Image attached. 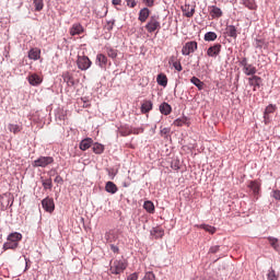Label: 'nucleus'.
Wrapping results in <instances>:
<instances>
[{"instance_id": "obj_1", "label": "nucleus", "mask_w": 280, "mask_h": 280, "mask_svg": "<svg viewBox=\"0 0 280 280\" xmlns=\"http://www.w3.org/2000/svg\"><path fill=\"white\" fill-rule=\"evenodd\" d=\"M23 240V234L13 232L8 235L7 242L3 244V250H16L19 248V242Z\"/></svg>"}, {"instance_id": "obj_2", "label": "nucleus", "mask_w": 280, "mask_h": 280, "mask_svg": "<svg viewBox=\"0 0 280 280\" xmlns=\"http://www.w3.org/2000/svg\"><path fill=\"white\" fill-rule=\"evenodd\" d=\"M145 30L149 34L156 31L159 32V30H161V18H159V15H152L145 25Z\"/></svg>"}, {"instance_id": "obj_3", "label": "nucleus", "mask_w": 280, "mask_h": 280, "mask_svg": "<svg viewBox=\"0 0 280 280\" xmlns=\"http://www.w3.org/2000/svg\"><path fill=\"white\" fill-rule=\"evenodd\" d=\"M128 268V262L126 260H115L110 266V272L112 275H121L124 270Z\"/></svg>"}, {"instance_id": "obj_4", "label": "nucleus", "mask_w": 280, "mask_h": 280, "mask_svg": "<svg viewBox=\"0 0 280 280\" xmlns=\"http://www.w3.org/2000/svg\"><path fill=\"white\" fill-rule=\"evenodd\" d=\"M77 65L78 69L81 71H86L91 69V65H93V62L88 56H78Z\"/></svg>"}, {"instance_id": "obj_5", "label": "nucleus", "mask_w": 280, "mask_h": 280, "mask_svg": "<svg viewBox=\"0 0 280 280\" xmlns=\"http://www.w3.org/2000/svg\"><path fill=\"white\" fill-rule=\"evenodd\" d=\"M51 163H54L51 156H40L33 162V167H47V165H51Z\"/></svg>"}, {"instance_id": "obj_6", "label": "nucleus", "mask_w": 280, "mask_h": 280, "mask_svg": "<svg viewBox=\"0 0 280 280\" xmlns=\"http://www.w3.org/2000/svg\"><path fill=\"white\" fill-rule=\"evenodd\" d=\"M198 49V42H188L186 43L182 48L183 56H189L190 54H194Z\"/></svg>"}, {"instance_id": "obj_7", "label": "nucleus", "mask_w": 280, "mask_h": 280, "mask_svg": "<svg viewBox=\"0 0 280 280\" xmlns=\"http://www.w3.org/2000/svg\"><path fill=\"white\" fill-rule=\"evenodd\" d=\"M42 206L45 211L48 213H54V210L56 209V205L54 203V199L46 197L42 200Z\"/></svg>"}, {"instance_id": "obj_8", "label": "nucleus", "mask_w": 280, "mask_h": 280, "mask_svg": "<svg viewBox=\"0 0 280 280\" xmlns=\"http://www.w3.org/2000/svg\"><path fill=\"white\" fill-rule=\"evenodd\" d=\"M220 51H222V44H214L208 48L207 56H209V58H218Z\"/></svg>"}, {"instance_id": "obj_9", "label": "nucleus", "mask_w": 280, "mask_h": 280, "mask_svg": "<svg viewBox=\"0 0 280 280\" xmlns=\"http://www.w3.org/2000/svg\"><path fill=\"white\" fill-rule=\"evenodd\" d=\"M70 36H80L81 34H84V26H82V24L80 23H74L71 27H70Z\"/></svg>"}, {"instance_id": "obj_10", "label": "nucleus", "mask_w": 280, "mask_h": 280, "mask_svg": "<svg viewBox=\"0 0 280 280\" xmlns=\"http://www.w3.org/2000/svg\"><path fill=\"white\" fill-rule=\"evenodd\" d=\"M182 12L184 16H186L187 19H191V16H194V14L196 13V7L190 4H184L182 5Z\"/></svg>"}, {"instance_id": "obj_11", "label": "nucleus", "mask_w": 280, "mask_h": 280, "mask_svg": "<svg viewBox=\"0 0 280 280\" xmlns=\"http://www.w3.org/2000/svg\"><path fill=\"white\" fill-rule=\"evenodd\" d=\"M248 84L249 86H254L253 91H257L261 86V77L252 75L248 78Z\"/></svg>"}, {"instance_id": "obj_12", "label": "nucleus", "mask_w": 280, "mask_h": 280, "mask_svg": "<svg viewBox=\"0 0 280 280\" xmlns=\"http://www.w3.org/2000/svg\"><path fill=\"white\" fill-rule=\"evenodd\" d=\"M208 10H209V14H210L211 19H220L224 14L222 12V9H220L215 5L209 7Z\"/></svg>"}, {"instance_id": "obj_13", "label": "nucleus", "mask_w": 280, "mask_h": 280, "mask_svg": "<svg viewBox=\"0 0 280 280\" xmlns=\"http://www.w3.org/2000/svg\"><path fill=\"white\" fill-rule=\"evenodd\" d=\"M275 110H277V105H268L265 109L264 113V119H265V124H270V115H272V113H275Z\"/></svg>"}, {"instance_id": "obj_14", "label": "nucleus", "mask_w": 280, "mask_h": 280, "mask_svg": "<svg viewBox=\"0 0 280 280\" xmlns=\"http://www.w3.org/2000/svg\"><path fill=\"white\" fill-rule=\"evenodd\" d=\"M96 65H98L101 69H106V66L108 65V57H106L104 54H97Z\"/></svg>"}, {"instance_id": "obj_15", "label": "nucleus", "mask_w": 280, "mask_h": 280, "mask_svg": "<svg viewBox=\"0 0 280 280\" xmlns=\"http://www.w3.org/2000/svg\"><path fill=\"white\" fill-rule=\"evenodd\" d=\"M27 80L31 86H38L39 84L43 83V79L36 73L30 74Z\"/></svg>"}, {"instance_id": "obj_16", "label": "nucleus", "mask_w": 280, "mask_h": 280, "mask_svg": "<svg viewBox=\"0 0 280 280\" xmlns=\"http://www.w3.org/2000/svg\"><path fill=\"white\" fill-rule=\"evenodd\" d=\"M149 18H150V9L148 8L141 9L139 12L138 21H140V23H145Z\"/></svg>"}, {"instance_id": "obj_17", "label": "nucleus", "mask_w": 280, "mask_h": 280, "mask_svg": "<svg viewBox=\"0 0 280 280\" xmlns=\"http://www.w3.org/2000/svg\"><path fill=\"white\" fill-rule=\"evenodd\" d=\"M151 235L155 240H161L163 237V235H165V230H163V228H161V226L153 228L151 230Z\"/></svg>"}, {"instance_id": "obj_18", "label": "nucleus", "mask_w": 280, "mask_h": 280, "mask_svg": "<svg viewBox=\"0 0 280 280\" xmlns=\"http://www.w3.org/2000/svg\"><path fill=\"white\" fill-rule=\"evenodd\" d=\"M225 34L230 36V38H237V27H235V25H228L225 27Z\"/></svg>"}, {"instance_id": "obj_19", "label": "nucleus", "mask_w": 280, "mask_h": 280, "mask_svg": "<svg viewBox=\"0 0 280 280\" xmlns=\"http://www.w3.org/2000/svg\"><path fill=\"white\" fill-rule=\"evenodd\" d=\"M243 73H245V75L253 77L255 75V73H257V67L253 66V63H248L243 68Z\"/></svg>"}, {"instance_id": "obj_20", "label": "nucleus", "mask_w": 280, "mask_h": 280, "mask_svg": "<svg viewBox=\"0 0 280 280\" xmlns=\"http://www.w3.org/2000/svg\"><path fill=\"white\" fill-rule=\"evenodd\" d=\"M248 187L253 191L254 196H257L259 195V190L261 189V184H259V182L257 180H254L249 183Z\"/></svg>"}, {"instance_id": "obj_21", "label": "nucleus", "mask_w": 280, "mask_h": 280, "mask_svg": "<svg viewBox=\"0 0 280 280\" xmlns=\"http://www.w3.org/2000/svg\"><path fill=\"white\" fill-rule=\"evenodd\" d=\"M30 60H40V49L39 48H32L28 51Z\"/></svg>"}, {"instance_id": "obj_22", "label": "nucleus", "mask_w": 280, "mask_h": 280, "mask_svg": "<svg viewBox=\"0 0 280 280\" xmlns=\"http://www.w3.org/2000/svg\"><path fill=\"white\" fill-rule=\"evenodd\" d=\"M152 101H144L141 105V114L145 115L148 113H150V110H152Z\"/></svg>"}, {"instance_id": "obj_23", "label": "nucleus", "mask_w": 280, "mask_h": 280, "mask_svg": "<svg viewBox=\"0 0 280 280\" xmlns=\"http://www.w3.org/2000/svg\"><path fill=\"white\" fill-rule=\"evenodd\" d=\"M119 189L117 188V185L113 182H107L105 185V191H107V194H117Z\"/></svg>"}, {"instance_id": "obj_24", "label": "nucleus", "mask_w": 280, "mask_h": 280, "mask_svg": "<svg viewBox=\"0 0 280 280\" xmlns=\"http://www.w3.org/2000/svg\"><path fill=\"white\" fill-rule=\"evenodd\" d=\"M91 145H93V139L86 138L81 141L80 150H82L84 152V151L89 150V148H91Z\"/></svg>"}, {"instance_id": "obj_25", "label": "nucleus", "mask_w": 280, "mask_h": 280, "mask_svg": "<svg viewBox=\"0 0 280 280\" xmlns=\"http://www.w3.org/2000/svg\"><path fill=\"white\" fill-rule=\"evenodd\" d=\"M62 78L63 82H66L68 86H73V84H75V81L73 80V75L71 73L63 72Z\"/></svg>"}, {"instance_id": "obj_26", "label": "nucleus", "mask_w": 280, "mask_h": 280, "mask_svg": "<svg viewBox=\"0 0 280 280\" xmlns=\"http://www.w3.org/2000/svg\"><path fill=\"white\" fill-rule=\"evenodd\" d=\"M168 62L170 65H173L176 71H183V65H180V61L176 60V57L172 56Z\"/></svg>"}, {"instance_id": "obj_27", "label": "nucleus", "mask_w": 280, "mask_h": 280, "mask_svg": "<svg viewBox=\"0 0 280 280\" xmlns=\"http://www.w3.org/2000/svg\"><path fill=\"white\" fill-rule=\"evenodd\" d=\"M156 82L160 86H167V75L165 73L158 74Z\"/></svg>"}, {"instance_id": "obj_28", "label": "nucleus", "mask_w": 280, "mask_h": 280, "mask_svg": "<svg viewBox=\"0 0 280 280\" xmlns=\"http://www.w3.org/2000/svg\"><path fill=\"white\" fill-rule=\"evenodd\" d=\"M160 113H162V115H170L172 113V106L166 102L162 103L160 105Z\"/></svg>"}, {"instance_id": "obj_29", "label": "nucleus", "mask_w": 280, "mask_h": 280, "mask_svg": "<svg viewBox=\"0 0 280 280\" xmlns=\"http://www.w3.org/2000/svg\"><path fill=\"white\" fill-rule=\"evenodd\" d=\"M42 185H43L45 191H47V189H49V191H51V189L54 188V182L51 180V178L43 179Z\"/></svg>"}, {"instance_id": "obj_30", "label": "nucleus", "mask_w": 280, "mask_h": 280, "mask_svg": "<svg viewBox=\"0 0 280 280\" xmlns=\"http://www.w3.org/2000/svg\"><path fill=\"white\" fill-rule=\"evenodd\" d=\"M203 39H205L207 43H211V42L218 39V34H217L215 32H208V33L205 34Z\"/></svg>"}, {"instance_id": "obj_31", "label": "nucleus", "mask_w": 280, "mask_h": 280, "mask_svg": "<svg viewBox=\"0 0 280 280\" xmlns=\"http://www.w3.org/2000/svg\"><path fill=\"white\" fill-rule=\"evenodd\" d=\"M243 5L248 10H257V3L255 0H243Z\"/></svg>"}, {"instance_id": "obj_32", "label": "nucleus", "mask_w": 280, "mask_h": 280, "mask_svg": "<svg viewBox=\"0 0 280 280\" xmlns=\"http://www.w3.org/2000/svg\"><path fill=\"white\" fill-rule=\"evenodd\" d=\"M190 82H191V84H195V86H197V89H199V91H202V89L205 88V83L196 77H192L190 79Z\"/></svg>"}, {"instance_id": "obj_33", "label": "nucleus", "mask_w": 280, "mask_h": 280, "mask_svg": "<svg viewBox=\"0 0 280 280\" xmlns=\"http://www.w3.org/2000/svg\"><path fill=\"white\" fill-rule=\"evenodd\" d=\"M8 129L13 132V135H19V132H21V130H23V127L19 126V125H14V124H9Z\"/></svg>"}, {"instance_id": "obj_34", "label": "nucleus", "mask_w": 280, "mask_h": 280, "mask_svg": "<svg viewBox=\"0 0 280 280\" xmlns=\"http://www.w3.org/2000/svg\"><path fill=\"white\" fill-rule=\"evenodd\" d=\"M200 229H203V231H207V233H210V235L215 234V226L209 225V224H201Z\"/></svg>"}, {"instance_id": "obj_35", "label": "nucleus", "mask_w": 280, "mask_h": 280, "mask_svg": "<svg viewBox=\"0 0 280 280\" xmlns=\"http://www.w3.org/2000/svg\"><path fill=\"white\" fill-rule=\"evenodd\" d=\"M106 54H107L108 58H112L113 60H115V58H117L118 50L115 48L107 47Z\"/></svg>"}, {"instance_id": "obj_36", "label": "nucleus", "mask_w": 280, "mask_h": 280, "mask_svg": "<svg viewBox=\"0 0 280 280\" xmlns=\"http://www.w3.org/2000/svg\"><path fill=\"white\" fill-rule=\"evenodd\" d=\"M143 209H145V211H148V213H153L154 212V202L144 201Z\"/></svg>"}, {"instance_id": "obj_37", "label": "nucleus", "mask_w": 280, "mask_h": 280, "mask_svg": "<svg viewBox=\"0 0 280 280\" xmlns=\"http://www.w3.org/2000/svg\"><path fill=\"white\" fill-rule=\"evenodd\" d=\"M92 150L94 154H102L104 153V145L100 143H94Z\"/></svg>"}, {"instance_id": "obj_38", "label": "nucleus", "mask_w": 280, "mask_h": 280, "mask_svg": "<svg viewBox=\"0 0 280 280\" xmlns=\"http://www.w3.org/2000/svg\"><path fill=\"white\" fill-rule=\"evenodd\" d=\"M268 280H279V277L277 276V271H275L273 268H270L267 273Z\"/></svg>"}, {"instance_id": "obj_39", "label": "nucleus", "mask_w": 280, "mask_h": 280, "mask_svg": "<svg viewBox=\"0 0 280 280\" xmlns=\"http://www.w3.org/2000/svg\"><path fill=\"white\" fill-rule=\"evenodd\" d=\"M268 241H269L270 246H272V248H275V250H279V240L269 236Z\"/></svg>"}, {"instance_id": "obj_40", "label": "nucleus", "mask_w": 280, "mask_h": 280, "mask_svg": "<svg viewBox=\"0 0 280 280\" xmlns=\"http://www.w3.org/2000/svg\"><path fill=\"white\" fill-rule=\"evenodd\" d=\"M113 27H115V20H108L107 24L105 25V28L110 32L113 31Z\"/></svg>"}, {"instance_id": "obj_41", "label": "nucleus", "mask_w": 280, "mask_h": 280, "mask_svg": "<svg viewBox=\"0 0 280 280\" xmlns=\"http://www.w3.org/2000/svg\"><path fill=\"white\" fill-rule=\"evenodd\" d=\"M186 119L185 118H177L176 120H174V126L180 127V126H185Z\"/></svg>"}, {"instance_id": "obj_42", "label": "nucleus", "mask_w": 280, "mask_h": 280, "mask_svg": "<svg viewBox=\"0 0 280 280\" xmlns=\"http://www.w3.org/2000/svg\"><path fill=\"white\" fill-rule=\"evenodd\" d=\"M209 253H211L212 255H215V253H220V245H214L210 247Z\"/></svg>"}, {"instance_id": "obj_43", "label": "nucleus", "mask_w": 280, "mask_h": 280, "mask_svg": "<svg viewBox=\"0 0 280 280\" xmlns=\"http://www.w3.org/2000/svg\"><path fill=\"white\" fill-rule=\"evenodd\" d=\"M143 3L147 8H154V0H143Z\"/></svg>"}, {"instance_id": "obj_44", "label": "nucleus", "mask_w": 280, "mask_h": 280, "mask_svg": "<svg viewBox=\"0 0 280 280\" xmlns=\"http://www.w3.org/2000/svg\"><path fill=\"white\" fill-rule=\"evenodd\" d=\"M271 196L275 198V200H280V190H273Z\"/></svg>"}, {"instance_id": "obj_45", "label": "nucleus", "mask_w": 280, "mask_h": 280, "mask_svg": "<svg viewBox=\"0 0 280 280\" xmlns=\"http://www.w3.org/2000/svg\"><path fill=\"white\" fill-rule=\"evenodd\" d=\"M138 279H139V273L137 272H133L127 277V280H138Z\"/></svg>"}, {"instance_id": "obj_46", "label": "nucleus", "mask_w": 280, "mask_h": 280, "mask_svg": "<svg viewBox=\"0 0 280 280\" xmlns=\"http://www.w3.org/2000/svg\"><path fill=\"white\" fill-rule=\"evenodd\" d=\"M127 1V5L129 8H137V1L136 0H126Z\"/></svg>"}, {"instance_id": "obj_47", "label": "nucleus", "mask_w": 280, "mask_h": 280, "mask_svg": "<svg viewBox=\"0 0 280 280\" xmlns=\"http://www.w3.org/2000/svg\"><path fill=\"white\" fill-rule=\"evenodd\" d=\"M55 183H57V185H62V183H65V179H62V176L57 175L55 177Z\"/></svg>"}, {"instance_id": "obj_48", "label": "nucleus", "mask_w": 280, "mask_h": 280, "mask_svg": "<svg viewBox=\"0 0 280 280\" xmlns=\"http://www.w3.org/2000/svg\"><path fill=\"white\" fill-rule=\"evenodd\" d=\"M240 65H241V67H243V69H244V68L247 67V65H248V59H247L246 57H244V58L240 61Z\"/></svg>"}, {"instance_id": "obj_49", "label": "nucleus", "mask_w": 280, "mask_h": 280, "mask_svg": "<svg viewBox=\"0 0 280 280\" xmlns=\"http://www.w3.org/2000/svg\"><path fill=\"white\" fill-rule=\"evenodd\" d=\"M110 250H113V253H119V247L116 245H110Z\"/></svg>"}, {"instance_id": "obj_50", "label": "nucleus", "mask_w": 280, "mask_h": 280, "mask_svg": "<svg viewBox=\"0 0 280 280\" xmlns=\"http://www.w3.org/2000/svg\"><path fill=\"white\" fill-rule=\"evenodd\" d=\"M256 47H264V40L261 39L256 40Z\"/></svg>"}, {"instance_id": "obj_51", "label": "nucleus", "mask_w": 280, "mask_h": 280, "mask_svg": "<svg viewBox=\"0 0 280 280\" xmlns=\"http://www.w3.org/2000/svg\"><path fill=\"white\" fill-rule=\"evenodd\" d=\"M113 5H121V0H113Z\"/></svg>"}, {"instance_id": "obj_52", "label": "nucleus", "mask_w": 280, "mask_h": 280, "mask_svg": "<svg viewBox=\"0 0 280 280\" xmlns=\"http://www.w3.org/2000/svg\"><path fill=\"white\" fill-rule=\"evenodd\" d=\"M162 135H167V132H170V129L168 128H164L161 130Z\"/></svg>"}, {"instance_id": "obj_53", "label": "nucleus", "mask_w": 280, "mask_h": 280, "mask_svg": "<svg viewBox=\"0 0 280 280\" xmlns=\"http://www.w3.org/2000/svg\"><path fill=\"white\" fill-rule=\"evenodd\" d=\"M133 133H135V135H139V131H135Z\"/></svg>"}, {"instance_id": "obj_54", "label": "nucleus", "mask_w": 280, "mask_h": 280, "mask_svg": "<svg viewBox=\"0 0 280 280\" xmlns=\"http://www.w3.org/2000/svg\"><path fill=\"white\" fill-rule=\"evenodd\" d=\"M140 132H143V129H140Z\"/></svg>"}]
</instances>
